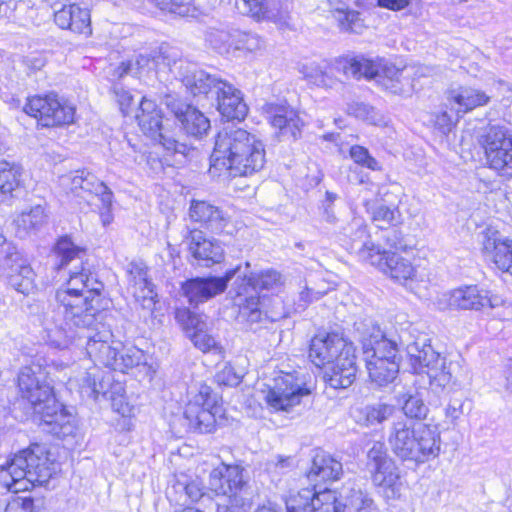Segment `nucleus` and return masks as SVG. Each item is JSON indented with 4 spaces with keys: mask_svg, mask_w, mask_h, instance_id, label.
Here are the masks:
<instances>
[{
    "mask_svg": "<svg viewBox=\"0 0 512 512\" xmlns=\"http://www.w3.org/2000/svg\"><path fill=\"white\" fill-rule=\"evenodd\" d=\"M370 471L373 483L382 489L387 499H397L401 496L403 484L399 469L391 458L384 459V462L376 465Z\"/></svg>",
    "mask_w": 512,
    "mask_h": 512,
    "instance_id": "obj_31",
    "label": "nucleus"
},
{
    "mask_svg": "<svg viewBox=\"0 0 512 512\" xmlns=\"http://www.w3.org/2000/svg\"><path fill=\"white\" fill-rule=\"evenodd\" d=\"M447 101L451 110H454L458 119L476 108L484 107L491 101L485 91L472 86H460L448 92Z\"/></svg>",
    "mask_w": 512,
    "mask_h": 512,
    "instance_id": "obj_27",
    "label": "nucleus"
},
{
    "mask_svg": "<svg viewBox=\"0 0 512 512\" xmlns=\"http://www.w3.org/2000/svg\"><path fill=\"white\" fill-rule=\"evenodd\" d=\"M185 240L193 258L206 267L220 263L224 259L221 243L216 239L206 238L201 230H189Z\"/></svg>",
    "mask_w": 512,
    "mask_h": 512,
    "instance_id": "obj_24",
    "label": "nucleus"
},
{
    "mask_svg": "<svg viewBox=\"0 0 512 512\" xmlns=\"http://www.w3.org/2000/svg\"><path fill=\"white\" fill-rule=\"evenodd\" d=\"M346 75L355 78H375L386 90L393 94L408 95L414 89L412 68H397L394 64L378 59L376 61L365 57L346 60L342 66Z\"/></svg>",
    "mask_w": 512,
    "mask_h": 512,
    "instance_id": "obj_8",
    "label": "nucleus"
},
{
    "mask_svg": "<svg viewBox=\"0 0 512 512\" xmlns=\"http://www.w3.org/2000/svg\"><path fill=\"white\" fill-rule=\"evenodd\" d=\"M61 185L67 191L83 199L92 211L99 213L103 226L113 221L112 191L94 174L87 170H78L73 174L63 176Z\"/></svg>",
    "mask_w": 512,
    "mask_h": 512,
    "instance_id": "obj_9",
    "label": "nucleus"
},
{
    "mask_svg": "<svg viewBox=\"0 0 512 512\" xmlns=\"http://www.w3.org/2000/svg\"><path fill=\"white\" fill-rule=\"evenodd\" d=\"M216 381L220 385L224 386H236L240 383L241 378L238 376L234 369L229 366L225 365L217 374H216Z\"/></svg>",
    "mask_w": 512,
    "mask_h": 512,
    "instance_id": "obj_62",
    "label": "nucleus"
},
{
    "mask_svg": "<svg viewBox=\"0 0 512 512\" xmlns=\"http://www.w3.org/2000/svg\"><path fill=\"white\" fill-rule=\"evenodd\" d=\"M299 73L310 83L317 86H330L331 78L328 73L315 62L303 63L299 65Z\"/></svg>",
    "mask_w": 512,
    "mask_h": 512,
    "instance_id": "obj_43",
    "label": "nucleus"
},
{
    "mask_svg": "<svg viewBox=\"0 0 512 512\" xmlns=\"http://www.w3.org/2000/svg\"><path fill=\"white\" fill-rule=\"evenodd\" d=\"M213 97L217 101L218 111L227 119L243 120L247 115L248 107L243 100L241 91L228 81L222 80Z\"/></svg>",
    "mask_w": 512,
    "mask_h": 512,
    "instance_id": "obj_26",
    "label": "nucleus"
},
{
    "mask_svg": "<svg viewBox=\"0 0 512 512\" xmlns=\"http://www.w3.org/2000/svg\"><path fill=\"white\" fill-rule=\"evenodd\" d=\"M384 443L374 442L372 447L367 453V466L372 469L376 465L384 462V459H389Z\"/></svg>",
    "mask_w": 512,
    "mask_h": 512,
    "instance_id": "obj_59",
    "label": "nucleus"
},
{
    "mask_svg": "<svg viewBox=\"0 0 512 512\" xmlns=\"http://www.w3.org/2000/svg\"><path fill=\"white\" fill-rule=\"evenodd\" d=\"M342 474V463L330 454L319 451L313 457L307 478L314 483L313 489H317L321 483L326 484L339 480Z\"/></svg>",
    "mask_w": 512,
    "mask_h": 512,
    "instance_id": "obj_29",
    "label": "nucleus"
},
{
    "mask_svg": "<svg viewBox=\"0 0 512 512\" xmlns=\"http://www.w3.org/2000/svg\"><path fill=\"white\" fill-rule=\"evenodd\" d=\"M288 511L303 512H344L336 492L330 489L304 488L286 500Z\"/></svg>",
    "mask_w": 512,
    "mask_h": 512,
    "instance_id": "obj_17",
    "label": "nucleus"
},
{
    "mask_svg": "<svg viewBox=\"0 0 512 512\" xmlns=\"http://www.w3.org/2000/svg\"><path fill=\"white\" fill-rule=\"evenodd\" d=\"M18 387L23 398L32 405L49 432L63 438L73 433V417L54 396L39 365L23 367L18 375Z\"/></svg>",
    "mask_w": 512,
    "mask_h": 512,
    "instance_id": "obj_3",
    "label": "nucleus"
},
{
    "mask_svg": "<svg viewBox=\"0 0 512 512\" xmlns=\"http://www.w3.org/2000/svg\"><path fill=\"white\" fill-rule=\"evenodd\" d=\"M487 163L501 175H512V131L505 126L492 125L482 136Z\"/></svg>",
    "mask_w": 512,
    "mask_h": 512,
    "instance_id": "obj_14",
    "label": "nucleus"
},
{
    "mask_svg": "<svg viewBox=\"0 0 512 512\" xmlns=\"http://www.w3.org/2000/svg\"><path fill=\"white\" fill-rule=\"evenodd\" d=\"M353 353H355L353 344L337 333L316 335L312 338L309 348V358L317 367L329 365L340 357Z\"/></svg>",
    "mask_w": 512,
    "mask_h": 512,
    "instance_id": "obj_18",
    "label": "nucleus"
},
{
    "mask_svg": "<svg viewBox=\"0 0 512 512\" xmlns=\"http://www.w3.org/2000/svg\"><path fill=\"white\" fill-rule=\"evenodd\" d=\"M129 286L137 301H141L144 308L154 305V286L148 279L147 267L141 262H131L127 268Z\"/></svg>",
    "mask_w": 512,
    "mask_h": 512,
    "instance_id": "obj_32",
    "label": "nucleus"
},
{
    "mask_svg": "<svg viewBox=\"0 0 512 512\" xmlns=\"http://www.w3.org/2000/svg\"><path fill=\"white\" fill-rule=\"evenodd\" d=\"M23 109L43 127L67 125L74 121L75 107L61 101L55 94L33 96Z\"/></svg>",
    "mask_w": 512,
    "mask_h": 512,
    "instance_id": "obj_15",
    "label": "nucleus"
},
{
    "mask_svg": "<svg viewBox=\"0 0 512 512\" xmlns=\"http://www.w3.org/2000/svg\"><path fill=\"white\" fill-rule=\"evenodd\" d=\"M160 9L182 17H195L197 8L190 0H156Z\"/></svg>",
    "mask_w": 512,
    "mask_h": 512,
    "instance_id": "obj_50",
    "label": "nucleus"
},
{
    "mask_svg": "<svg viewBox=\"0 0 512 512\" xmlns=\"http://www.w3.org/2000/svg\"><path fill=\"white\" fill-rule=\"evenodd\" d=\"M264 144L247 130L227 125L215 137L210 172L230 177L259 172L266 163Z\"/></svg>",
    "mask_w": 512,
    "mask_h": 512,
    "instance_id": "obj_2",
    "label": "nucleus"
},
{
    "mask_svg": "<svg viewBox=\"0 0 512 512\" xmlns=\"http://www.w3.org/2000/svg\"><path fill=\"white\" fill-rule=\"evenodd\" d=\"M347 112L358 119L368 122L376 126L386 125V117L374 107L362 103L354 102L348 105Z\"/></svg>",
    "mask_w": 512,
    "mask_h": 512,
    "instance_id": "obj_40",
    "label": "nucleus"
},
{
    "mask_svg": "<svg viewBox=\"0 0 512 512\" xmlns=\"http://www.w3.org/2000/svg\"><path fill=\"white\" fill-rule=\"evenodd\" d=\"M233 37V30L224 27H209L205 32V41L220 54L230 52Z\"/></svg>",
    "mask_w": 512,
    "mask_h": 512,
    "instance_id": "obj_38",
    "label": "nucleus"
},
{
    "mask_svg": "<svg viewBox=\"0 0 512 512\" xmlns=\"http://www.w3.org/2000/svg\"><path fill=\"white\" fill-rule=\"evenodd\" d=\"M355 331L362 344L370 380L379 387L393 383L400 368L397 343L387 339L372 319L355 323Z\"/></svg>",
    "mask_w": 512,
    "mask_h": 512,
    "instance_id": "obj_4",
    "label": "nucleus"
},
{
    "mask_svg": "<svg viewBox=\"0 0 512 512\" xmlns=\"http://www.w3.org/2000/svg\"><path fill=\"white\" fill-rule=\"evenodd\" d=\"M74 380L69 379L68 383L72 386ZM75 382H79V388L81 393H85L88 397L97 398L100 393L97 389L95 376H92L88 372H84L81 379H75Z\"/></svg>",
    "mask_w": 512,
    "mask_h": 512,
    "instance_id": "obj_58",
    "label": "nucleus"
},
{
    "mask_svg": "<svg viewBox=\"0 0 512 512\" xmlns=\"http://www.w3.org/2000/svg\"><path fill=\"white\" fill-rule=\"evenodd\" d=\"M355 353L331 363L323 374L324 381L334 389L348 388L356 378Z\"/></svg>",
    "mask_w": 512,
    "mask_h": 512,
    "instance_id": "obj_33",
    "label": "nucleus"
},
{
    "mask_svg": "<svg viewBox=\"0 0 512 512\" xmlns=\"http://www.w3.org/2000/svg\"><path fill=\"white\" fill-rule=\"evenodd\" d=\"M352 160L363 167L372 171H381L380 163L369 153L368 149L360 145H353L349 151Z\"/></svg>",
    "mask_w": 512,
    "mask_h": 512,
    "instance_id": "obj_54",
    "label": "nucleus"
},
{
    "mask_svg": "<svg viewBox=\"0 0 512 512\" xmlns=\"http://www.w3.org/2000/svg\"><path fill=\"white\" fill-rule=\"evenodd\" d=\"M209 485L219 497L218 512H249L253 506V492L245 469L240 465L221 464L209 476Z\"/></svg>",
    "mask_w": 512,
    "mask_h": 512,
    "instance_id": "obj_7",
    "label": "nucleus"
},
{
    "mask_svg": "<svg viewBox=\"0 0 512 512\" xmlns=\"http://www.w3.org/2000/svg\"><path fill=\"white\" fill-rule=\"evenodd\" d=\"M56 472V464L44 445L33 444L12 457L0 458V480L11 492L27 490L29 484L44 485Z\"/></svg>",
    "mask_w": 512,
    "mask_h": 512,
    "instance_id": "obj_5",
    "label": "nucleus"
},
{
    "mask_svg": "<svg viewBox=\"0 0 512 512\" xmlns=\"http://www.w3.org/2000/svg\"><path fill=\"white\" fill-rule=\"evenodd\" d=\"M239 307L240 316L250 323H257L261 320L260 301L257 294H250L241 301H236Z\"/></svg>",
    "mask_w": 512,
    "mask_h": 512,
    "instance_id": "obj_44",
    "label": "nucleus"
},
{
    "mask_svg": "<svg viewBox=\"0 0 512 512\" xmlns=\"http://www.w3.org/2000/svg\"><path fill=\"white\" fill-rule=\"evenodd\" d=\"M233 36V50L256 52L263 47V41L256 34L233 30Z\"/></svg>",
    "mask_w": 512,
    "mask_h": 512,
    "instance_id": "obj_47",
    "label": "nucleus"
},
{
    "mask_svg": "<svg viewBox=\"0 0 512 512\" xmlns=\"http://www.w3.org/2000/svg\"><path fill=\"white\" fill-rule=\"evenodd\" d=\"M371 264L395 281H406L415 276L416 269L410 260L388 250L377 249Z\"/></svg>",
    "mask_w": 512,
    "mask_h": 512,
    "instance_id": "obj_28",
    "label": "nucleus"
},
{
    "mask_svg": "<svg viewBox=\"0 0 512 512\" xmlns=\"http://www.w3.org/2000/svg\"><path fill=\"white\" fill-rule=\"evenodd\" d=\"M21 169L18 165L0 159V203L13 197L20 185Z\"/></svg>",
    "mask_w": 512,
    "mask_h": 512,
    "instance_id": "obj_37",
    "label": "nucleus"
},
{
    "mask_svg": "<svg viewBox=\"0 0 512 512\" xmlns=\"http://www.w3.org/2000/svg\"><path fill=\"white\" fill-rule=\"evenodd\" d=\"M141 130L152 138H156L157 134L162 130V115L161 112L153 114H137Z\"/></svg>",
    "mask_w": 512,
    "mask_h": 512,
    "instance_id": "obj_56",
    "label": "nucleus"
},
{
    "mask_svg": "<svg viewBox=\"0 0 512 512\" xmlns=\"http://www.w3.org/2000/svg\"><path fill=\"white\" fill-rule=\"evenodd\" d=\"M113 93L119 105L120 111L123 115H127L133 102V96L131 95L130 91L126 90L124 87L117 83L113 86Z\"/></svg>",
    "mask_w": 512,
    "mask_h": 512,
    "instance_id": "obj_60",
    "label": "nucleus"
},
{
    "mask_svg": "<svg viewBox=\"0 0 512 512\" xmlns=\"http://www.w3.org/2000/svg\"><path fill=\"white\" fill-rule=\"evenodd\" d=\"M463 404L464 402L460 398L451 399L444 409L445 419L455 424L463 414Z\"/></svg>",
    "mask_w": 512,
    "mask_h": 512,
    "instance_id": "obj_63",
    "label": "nucleus"
},
{
    "mask_svg": "<svg viewBox=\"0 0 512 512\" xmlns=\"http://www.w3.org/2000/svg\"><path fill=\"white\" fill-rule=\"evenodd\" d=\"M257 289L258 287L254 285V274L250 277L238 275L232 284L229 294L235 304L236 301H241L250 294H257Z\"/></svg>",
    "mask_w": 512,
    "mask_h": 512,
    "instance_id": "obj_48",
    "label": "nucleus"
},
{
    "mask_svg": "<svg viewBox=\"0 0 512 512\" xmlns=\"http://www.w3.org/2000/svg\"><path fill=\"white\" fill-rule=\"evenodd\" d=\"M482 251L498 270L512 275V238L487 228L482 232Z\"/></svg>",
    "mask_w": 512,
    "mask_h": 512,
    "instance_id": "obj_22",
    "label": "nucleus"
},
{
    "mask_svg": "<svg viewBox=\"0 0 512 512\" xmlns=\"http://www.w3.org/2000/svg\"><path fill=\"white\" fill-rule=\"evenodd\" d=\"M189 217L212 232L219 233L227 225L228 219L216 206L206 202L193 200L189 208Z\"/></svg>",
    "mask_w": 512,
    "mask_h": 512,
    "instance_id": "obj_34",
    "label": "nucleus"
},
{
    "mask_svg": "<svg viewBox=\"0 0 512 512\" xmlns=\"http://www.w3.org/2000/svg\"><path fill=\"white\" fill-rule=\"evenodd\" d=\"M53 254L56 257L55 268L61 270L73 261H79L82 264L86 252L84 248L76 245L70 237L63 236L56 242Z\"/></svg>",
    "mask_w": 512,
    "mask_h": 512,
    "instance_id": "obj_35",
    "label": "nucleus"
},
{
    "mask_svg": "<svg viewBox=\"0 0 512 512\" xmlns=\"http://www.w3.org/2000/svg\"><path fill=\"white\" fill-rule=\"evenodd\" d=\"M173 490L176 493H183V495L178 499V501H180L184 496L185 499L183 500V504H186L188 500L191 502H197L204 495V485L198 478L189 481L178 479L173 485Z\"/></svg>",
    "mask_w": 512,
    "mask_h": 512,
    "instance_id": "obj_42",
    "label": "nucleus"
},
{
    "mask_svg": "<svg viewBox=\"0 0 512 512\" xmlns=\"http://www.w3.org/2000/svg\"><path fill=\"white\" fill-rule=\"evenodd\" d=\"M191 397L185 407L183 427L186 431L210 433L216 425V414L220 407L215 405L211 397L210 387L201 385L197 392H190Z\"/></svg>",
    "mask_w": 512,
    "mask_h": 512,
    "instance_id": "obj_13",
    "label": "nucleus"
},
{
    "mask_svg": "<svg viewBox=\"0 0 512 512\" xmlns=\"http://www.w3.org/2000/svg\"><path fill=\"white\" fill-rule=\"evenodd\" d=\"M155 60H158L154 68L156 73L171 70L172 66L177 65L176 53L167 46L155 49Z\"/></svg>",
    "mask_w": 512,
    "mask_h": 512,
    "instance_id": "obj_57",
    "label": "nucleus"
},
{
    "mask_svg": "<svg viewBox=\"0 0 512 512\" xmlns=\"http://www.w3.org/2000/svg\"><path fill=\"white\" fill-rule=\"evenodd\" d=\"M178 69L181 82L194 96L205 94L213 97L223 80L216 74H209L188 63L180 62Z\"/></svg>",
    "mask_w": 512,
    "mask_h": 512,
    "instance_id": "obj_25",
    "label": "nucleus"
},
{
    "mask_svg": "<svg viewBox=\"0 0 512 512\" xmlns=\"http://www.w3.org/2000/svg\"><path fill=\"white\" fill-rule=\"evenodd\" d=\"M402 409L409 418L422 419L428 413V407L419 395H404Z\"/></svg>",
    "mask_w": 512,
    "mask_h": 512,
    "instance_id": "obj_53",
    "label": "nucleus"
},
{
    "mask_svg": "<svg viewBox=\"0 0 512 512\" xmlns=\"http://www.w3.org/2000/svg\"><path fill=\"white\" fill-rule=\"evenodd\" d=\"M262 111L269 123L278 129L283 137L296 140L300 136L303 121L298 112L286 102H268L263 105Z\"/></svg>",
    "mask_w": 512,
    "mask_h": 512,
    "instance_id": "obj_21",
    "label": "nucleus"
},
{
    "mask_svg": "<svg viewBox=\"0 0 512 512\" xmlns=\"http://www.w3.org/2000/svg\"><path fill=\"white\" fill-rule=\"evenodd\" d=\"M283 284V275L274 269H267L254 274V285H256L258 289L277 290Z\"/></svg>",
    "mask_w": 512,
    "mask_h": 512,
    "instance_id": "obj_49",
    "label": "nucleus"
},
{
    "mask_svg": "<svg viewBox=\"0 0 512 512\" xmlns=\"http://www.w3.org/2000/svg\"><path fill=\"white\" fill-rule=\"evenodd\" d=\"M114 362L115 364H113L112 369L125 373L127 370L144 363L145 355L143 351L137 347H125L122 345Z\"/></svg>",
    "mask_w": 512,
    "mask_h": 512,
    "instance_id": "obj_39",
    "label": "nucleus"
},
{
    "mask_svg": "<svg viewBox=\"0 0 512 512\" xmlns=\"http://www.w3.org/2000/svg\"><path fill=\"white\" fill-rule=\"evenodd\" d=\"M32 506L31 499L16 497L7 503L3 512H31Z\"/></svg>",
    "mask_w": 512,
    "mask_h": 512,
    "instance_id": "obj_64",
    "label": "nucleus"
},
{
    "mask_svg": "<svg viewBox=\"0 0 512 512\" xmlns=\"http://www.w3.org/2000/svg\"><path fill=\"white\" fill-rule=\"evenodd\" d=\"M346 502L342 504L344 512H361L362 510L374 509V502L361 490H351L345 497Z\"/></svg>",
    "mask_w": 512,
    "mask_h": 512,
    "instance_id": "obj_51",
    "label": "nucleus"
},
{
    "mask_svg": "<svg viewBox=\"0 0 512 512\" xmlns=\"http://www.w3.org/2000/svg\"><path fill=\"white\" fill-rule=\"evenodd\" d=\"M54 21L61 29H69L74 33L90 35L92 32L89 10L76 4H63L61 8L55 9Z\"/></svg>",
    "mask_w": 512,
    "mask_h": 512,
    "instance_id": "obj_30",
    "label": "nucleus"
},
{
    "mask_svg": "<svg viewBox=\"0 0 512 512\" xmlns=\"http://www.w3.org/2000/svg\"><path fill=\"white\" fill-rule=\"evenodd\" d=\"M394 407L392 405L378 403L368 405L361 411L364 416V423L369 425L380 424L392 416Z\"/></svg>",
    "mask_w": 512,
    "mask_h": 512,
    "instance_id": "obj_45",
    "label": "nucleus"
},
{
    "mask_svg": "<svg viewBox=\"0 0 512 512\" xmlns=\"http://www.w3.org/2000/svg\"><path fill=\"white\" fill-rule=\"evenodd\" d=\"M239 271L240 268L238 267L228 270L223 277L211 276L190 279L182 285L183 294L192 305L203 303L223 293L227 288L228 282L231 281Z\"/></svg>",
    "mask_w": 512,
    "mask_h": 512,
    "instance_id": "obj_20",
    "label": "nucleus"
},
{
    "mask_svg": "<svg viewBox=\"0 0 512 512\" xmlns=\"http://www.w3.org/2000/svg\"><path fill=\"white\" fill-rule=\"evenodd\" d=\"M435 305L440 310L460 309V310H485L487 308L494 310L500 307L509 308L505 299L500 295L480 289L476 285L459 287L440 294L435 301Z\"/></svg>",
    "mask_w": 512,
    "mask_h": 512,
    "instance_id": "obj_11",
    "label": "nucleus"
},
{
    "mask_svg": "<svg viewBox=\"0 0 512 512\" xmlns=\"http://www.w3.org/2000/svg\"><path fill=\"white\" fill-rule=\"evenodd\" d=\"M372 220L378 223L379 227L383 225H395L400 221V211L397 208H390L385 205H378L373 208Z\"/></svg>",
    "mask_w": 512,
    "mask_h": 512,
    "instance_id": "obj_55",
    "label": "nucleus"
},
{
    "mask_svg": "<svg viewBox=\"0 0 512 512\" xmlns=\"http://www.w3.org/2000/svg\"><path fill=\"white\" fill-rule=\"evenodd\" d=\"M237 7L243 13L260 20H274L277 14L270 9L264 0H237Z\"/></svg>",
    "mask_w": 512,
    "mask_h": 512,
    "instance_id": "obj_41",
    "label": "nucleus"
},
{
    "mask_svg": "<svg viewBox=\"0 0 512 512\" xmlns=\"http://www.w3.org/2000/svg\"><path fill=\"white\" fill-rule=\"evenodd\" d=\"M103 284L81 270L69 272L65 289L56 293V304H48L38 315L46 342L67 349L86 338V352L97 365L112 369L122 343L110 341L112 332L105 324L106 312L100 310Z\"/></svg>",
    "mask_w": 512,
    "mask_h": 512,
    "instance_id": "obj_1",
    "label": "nucleus"
},
{
    "mask_svg": "<svg viewBox=\"0 0 512 512\" xmlns=\"http://www.w3.org/2000/svg\"><path fill=\"white\" fill-rule=\"evenodd\" d=\"M339 26L342 30L353 33H361L364 28L360 13L354 10H337L335 13Z\"/></svg>",
    "mask_w": 512,
    "mask_h": 512,
    "instance_id": "obj_52",
    "label": "nucleus"
},
{
    "mask_svg": "<svg viewBox=\"0 0 512 512\" xmlns=\"http://www.w3.org/2000/svg\"><path fill=\"white\" fill-rule=\"evenodd\" d=\"M387 440L393 454L403 462L423 464L440 453L437 427L404 418L392 423Z\"/></svg>",
    "mask_w": 512,
    "mask_h": 512,
    "instance_id": "obj_6",
    "label": "nucleus"
},
{
    "mask_svg": "<svg viewBox=\"0 0 512 512\" xmlns=\"http://www.w3.org/2000/svg\"><path fill=\"white\" fill-rule=\"evenodd\" d=\"M176 319L182 323L188 337L197 349L203 353L218 355L219 359L224 357L223 347L209 332L207 316L193 313L188 309H181L176 312Z\"/></svg>",
    "mask_w": 512,
    "mask_h": 512,
    "instance_id": "obj_16",
    "label": "nucleus"
},
{
    "mask_svg": "<svg viewBox=\"0 0 512 512\" xmlns=\"http://www.w3.org/2000/svg\"><path fill=\"white\" fill-rule=\"evenodd\" d=\"M155 50L150 52H144L137 55L134 65L139 73H148L150 71H154L155 68Z\"/></svg>",
    "mask_w": 512,
    "mask_h": 512,
    "instance_id": "obj_61",
    "label": "nucleus"
},
{
    "mask_svg": "<svg viewBox=\"0 0 512 512\" xmlns=\"http://www.w3.org/2000/svg\"><path fill=\"white\" fill-rule=\"evenodd\" d=\"M165 104L188 135L200 139L210 129L209 119L195 107L185 104L172 95L166 96Z\"/></svg>",
    "mask_w": 512,
    "mask_h": 512,
    "instance_id": "obj_23",
    "label": "nucleus"
},
{
    "mask_svg": "<svg viewBox=\"0 0 512 512\" xmlns=\"http://www.w3.org/2000/svg\"><path fill=\"white\" fill-rule=\"evenodd\" d=\"M4 269L9 285L17 292L29 295L36 290V274L29 260L14 247H8Z\"/></svg>",
    "mask_w": 512,
    "mask_h": 512,
    "instance_id": "obj_19",
    "label": "nucleus"
},
{
    "mask_svg": "<svg viewBox=\"0 0 512 512\" xmlns=\"http://www.w3.org/2000/svg\"><path fill=\"white\" fill-rule=\"evenodd\" d=\"M264 399L274 411H288L298 405L302 397L310 394L303 378L297 372H278L271 382L266 384Z\"/></svg>",
    "mask_w": 512,
    "mask_h": 512,
    "instance_id": "obj_12",
    "label": "nucleus"
},
{
    "mask_svg": "<svg viewBox=\"0 0 512 512\" xmlns=\"http://www.w3.org/2000/svg\"><path fill=\"white\" fill-rule=\"evenodd\" d=\"M407 354L414 372L426 374L433 389L444 390L455 383L451 370L452 364L447 366L446 359L427 343V339H418L409 344Z\"/></svg>",
    "mask_w": 512,
    "mask_h": 512,
    "instance_id": "obj_10",
    "label": "nucleus"
},
{
    "mask_svg": "<svg viewBox=\"0 0 512 512\" xmlns=\"http://www.w3.org/2000/svg\"><path fill=\"white\" fill-rule=\"evenodd\" d=\"M350 225L355 230L350 236L351 249L357 251L362 259L371 263L375 258L372 255L380 248L369 241L367 226L361 219H353Z\"/></svg>",
    "mask_w": 512,
    "mask_h": 512,
    "instance_id": "obj_36",
    "label": "nucleus"
},
{
    "mask_svg": "<svg viewBox=\"0 0 512 512\" xmlns=\"http://www.w3.org/2000/svg\"><path fill=\"white\" fill-rule=\"evenodd\" d=\"M46 221L44 208L40 205L32 207L29 211L22 212L17 218L18 227L26 231L38 229Z\"/></svg>",
    "mask_w": 512,
    "mask_h": 512,
    "instance_id": "obj_46",
    "label": "nucleus"
}]
</instances>
